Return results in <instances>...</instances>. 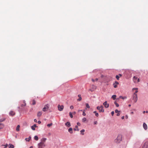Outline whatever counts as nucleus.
I'll use <instances>...</instances> for the list:
<instances>
[{
    "label": "nucleus",
    "instance_id": "32",
    "mask_svg": "<svg viewBox=\"0 0 148 148\" xmlns=\"http://www.w3.org/2000/svg\"><path fill=\"white\" fill-rule=\"evenodd\" d=\"M52 125V123H50L49 124H48L47 125V126L48 127H50Z\"/></svg>",
    "mask_w": 148,
    "mask_h": 148
},
{
    "label": "nucleus",
    "instance_id": "45",
    "mask_svg": "<svg viewBox=\"0 0 148 148\" xmlns=\"http://www.w3.org/2000/svg\"><path fill=\"white\" fill-rule=\"evenodd\" d=\"M77 124L79 126L80 125V123L79 122H77Z\"/></svg>",
    "mask_w": 148,
    "mask_h": 148
},
{
    "label": "nucleus",
    "instance_id": "57",
    "mask_svg": "<svg viewBox=\"0 0 148 148\" xmlns=\"http://www.w3.org/2000/svg\"><path fill=\"white\" fill-rule=\"evenodd\" d=\"M138 92V91L137 90H136V91L135 93L136 94V93H137Z\"/></svg>",
    "mask_w": 148,
    "mask_h": 148
},
{
    "label": "nucleus",
    "instance_id": "30",
    "mask_svg": "<svg viewBox=\"0 0 148 148\" xmlns=\"http://www.w3.org/2000/svg\"><path fill=\"white\" fill-rule=\"evenodd\" d=\"M69 116H70V117L71 118H72L73 117V115H72V113L71 112H70L69 113Z\"/></svg>",
    "mask_w": 148,
    "mask_h": 148
},
{
    "label": "nucleus",
    "instance_id": "5",
    "mask_svg": "<svg viewBox=\"0 0 148 148\" xmlns=\"http://www.w3.org/2000/svg\"><path fill=\"white\" fill-rule=\"evenodd\" d=\"M133 80L134 82L135 83L139 82L140 81L139 79V78L138 79L137 77H136L135 76L133 77Z\"/></svg>",
    "mask_w": 148,
    "mask_h": 148
},
{
    "label": "nucleus",
    "instance_id": "3",
    "mask_svg": "<svg viewBox=\"0 0 148 148\" xmlns=\"http://www.w3.org/2000/svg\"><path fill=\"white\" fill-rule=\"evenodd\" d=\"M49 107V105L48 104H47L45 105L44 107L42 109V111L44 112H45L48 110Z\"/></svg>",
    "mask_w": 148,
    "mask_h": 148
},
{
    "label": "nucleus",
    "instance_id": "10",
    "mask_svg": "<svg viewBox=\"0 0 148 148\" xmlns=\"http://www.w3.org/2000/svg\"><path fill=\"white\" fill-rule=\"evenodd\" d=\"M65 125L68 127H69L71 126V124L70 122L68 121L67 122L65 123Z\"/></svg>",
    "mask_w": 148,
    "mask_h": 148
},
{
    "label": "nucleus",
    "instance_id": "8",
    "mask_svg": "<svg viewBox=\"0 0 148 148\" xmlns=\"http://www.w3.org/2000/svg\"><path fill=\"white\" fill-rule=\"evenodd\" d=\"M148 146V142L146 141L143 146V148H147Z\"/></svg>",
    "mask_w": 148,
    "mask_h": 148
},
{
    "label": "nucleus",
    "instance_id": "43",
    "mask_svg": "<svg viewBox=\"0 0 148 148\" xmlns=\"http://www.w3.org/2000/svg\"><path fill=\"white\" fill-rule=\"evenodd\" d=\"M82 115L84 116H85L86 115V114L85 112H83Z\"/></svg>",
    "mask_w": 148,
    "mask_h": 148
},
{
    "label": "nucleus",
    "instance_id": "42",
    "mask_svg": "<svg viewBox=\"0 0 148 148\" xmlns=\"http://www.w3.org/2000/svg\"><path fill=\"white\" fill-rule=\"evenodd\" d=\"M114 114V111H112L111 112V114H112V116H113V115Z\"/></svg>",
    "mask_w": 148,
    "mask_h": 148
},
{
    "label": "nucleus",
    "instance_id": "17",
    "mask_svg": "<svg viewBox=\"0 0 148 148\" xmlns=\"http://www.w3.org/2000/svg\"><path fill=\"white\" fill-rule=\"evenodd\" d=\"M74 130L75 131H79V129H78V126L77 125H76L75 126V128H74Z\"/></svg>",
    "mask_w": 148,
    "mask_h": 148
},
{
    "label": "nucleus",
    "instance_id": "19",
    "mask_svg": "<svg viewBox=\"0 0 148 148\" xmlns=\"http://www.w3.org/2000/svg\"><path fill=\"white\" fill-rule=\"evenodd\" d=\"M4 126L3 124L2 123H0V129H2Z\"/></svg>",
    "mask_w": 148,
    "mask_h": 148
},
{
    "label": "nucleus",
    "instance_id": "47",
    "mask_svg": "<svg viewBox=\"0 0 148 148\" xmlns=\"http://www.w3.org/2000/svg\"><path fill=\"white\" fill-rule=\"evenodd\" d=\"M137 89H138V88H133V90H137Z\"/></svg>",
    "mask_w": 148,
    "mask_h": 148
},
{
    "label": "nucleus",
    "instance_id": "38",
    "mask_svg": "<svg viewBox=\"0 0 148 148\" xmlns=\"http://www.w3.org/2000/svg\"><path fill=\"white\" fill-rule=\"evenodd\" d=\"M2 146H4V148H6L8 146V144H6L5 145H2Z\"/></svg>",
    "mask_w": 148,
    "mask_h": 148
},
{
    "label": "nucleus",
    "instance_id": "27",
    "mask_svg": "<svg viewBox=\"0 0 148 148\" xmlns=\"http://www.w3.org/2000/svg\"><path fill=\"white\" fill-rule=\"evenodd\" d=\"M86 120V119L85 117H84L82 119V121L83 122H84Z\"/></svg>",
    "mask_w": 148,
    "mask_h": 148
},
{
    "label": "nucleus",
    "instance_id": "11",
    "mask_svg": "<svg viewBox=\"0 0 148 148\" xmlns=\"http://www.w3.org/2000/svg\"><path fill=\"white\" fill-rule=\"evenodd\" d=\"M143 126L145 130H146L147 128V124L145 123H144L143 124Z\"/></svg>",
    "mask_w": 148,
    "mask_h": 148
},
{
    "label": "nucleus",
    "instance_id": "63",
    "mask_svg": "<svg viewBox=\"0 0 148 148\" xmlns=\"http://www.w3.org/2000/svg\"><path fill=\"white\" fill-rule=\"evenodd\" d=\"M18 108L19 109L20 108L19 106H18Z\"/></svg>",
    "mask_w": 148,
    "mask_h": 148
},
{
    "label": "nucleus",
    "instance_id": "36",
    "mask_svg": "<svg viewBox=\"0 0 148 148\" xmlns=\"http://www.w3.org/2000/svg\"><path fill=\"white\" fill-rule=\"evenodd\" d=\"M82 99V97H79L78 99H77V101H80Z\"/></svg>",
    "mask_w": 148,
    "mask_h": 148
},
{
    "label": "nucleus",
    "instance_id": "54",
    "mask_svg": "<svg viewBox=\"0 0 148 148\" xmlns=\"http://www.w3.org/2000/svg\"><path fill=\"white\" fill-rule=\"evenodd\" d=\"M98 80V79L97 78H96L95 80V81H97Z\"/></svg>",
    "mask_w": 148,
    "mask_h": 148
},
{
    "label": "nucleus",
    "instance_id": "40",
    "mask_svg": "<svg viewBox=\"0 0 148 148\" xmlns=\"http://www.w3.org/2000/svg\"><path fill=\"white\" fill-rule=\"evenodd\" d=\"M114 83H115V84H116V85L118 84H119V82L117 81H116Z\"/></svg>",
    "mask_w": 148,
    "mask_h": 148
},
{
    "label": "nucleus",
    "instance_id": "14",
    "mask_svg": "<svg viewBox=\"0 0 148 148\" xmlns=\"http://www.w3.org/2000/svg\"><path fill=\"white\" fill-rule=\"evenodd\" d=\"M68 132L71 134L73 133V129L72 128L70 127L69 128L68 130Z\"/></svg>",
    "mask_w": 148,
    "mask_h": 148
},
{
    "label": "nucleus",
    "instance_id": "58",
    "mask_svg": "<svg viewBox=\"0 0 148 148\" xmlns=\"http://www.w3.org/2000/svg\"><path fill=\"white\" fill-rule=\"evenodd\" d=\"M82 111V110H78V111L79 112H80V111Z\"/></svg>",
    "mask_w": 148,
    "mask_h": 148
},
{
    "label": "nucleus",
    "instance_id": "34",
    "mask_svg": "<svg viewBox=\"0 0 148 148\" xmlns=\"http://www.w3.org/2000/svg\"><path fill=\"white\" fill-rule=\"evenodd\" d=\"M86 107L88 108H90V107L89 104L88 103L86 104Z\"/></svg>",
    "mask_w": 148,
    "mask_h": 148
},
{
    "label": "nucleus",
    "instance_id": "6",
    "mask_svg": "<svg viewBox=\"0 0 148 148\" xmlns=\"http://www.w3.org/2000/svg\"><path fill=\"white\" fill-rule=\"evenodd\" d=\"M58 108L59 110L60 111H62L63 110V109L64 106L63 105H60L59 104L58 105Z\"/></svg>",
    "mask_w": 148,
    "mask_h": 148
},
{
    "label": "nucleus",
    "instance_id": "44",
    "mask_svg": "<svg viewBox=\"0 0 148 148\" xmlns=\"http://www.w3.org/2000/svg\"><path fill=\"white\" fill-rule=\"evenodd\" d=\"M70 108L71 109H73V106H70Z\"/></svg>",
    "mask_w": 148,
    "mask_h": 148
},
{
    "label": "nucleus",
    "instance_id": "52",
    "mask_svg": "<svg viewBox=\"0 0 148 148\" xmlns=\"http://www.w3.org/2000/svg\"><path fill=\"white\" fill-rule=\"evenodd\" d=\"M117 116H119L120 115V114L119 113V112H118L117 113V114H116Z\"/></svg>",
    "mask_w": 148,
    "mask_h": 148
},
{
    "label": "nucleus",
    "instance_id": "1",
    "mask_svg": "<svg viewBox=\"0 0 148 148\" xmlns=\"http://www.w3.org/2000/svg\"><path fill=\"white\" fill-rule=\"evenodd\" d=\"M47 140L46 138H43L41 139V142L38 144V148H44L45 146V142Z\"/></svg>",
    "mask_w": 148,
    "mask_h": 148
},
{
    "label": "nucleus",
    "instance_id": "50",
    "mask_svg": "<svg viewBox=\"0 0 148 148\" xmlns=\"http://www.w3.org/2000/svg\"><path fill=\"white\" fill-rule=\"evenodd\" d=\"M34 121L35 122H37V120L36 119H35L34 120Z\"/></svg>",
    "mask_w": 148,
    "mask_h": 148
},
{
    "label": "nucleus",
    "instance_id": "51",
    "mask_svg": "<svg viewBox=\"0 0 148 148\" xmlns=\"http://www.w3.org/2000/svg\"><path fill=\"white\" fill-rule=\"evenodd\" d=\"M118 75H119V77H121L122 76V75L121 74H119Z\"/></svg>",
    "mask_w": 148,
    "mask_h": 148
},
{
    "label": "nucleus",
    "instance_id": "2",
    "mask_svg": "<svg viewBox=\"0 0 148 148\" xmlns=\"http://www.w3.org/2000/svg\"><path fill=\"white\" fill-rule=\"evenodd\" d=\"M122 140V136L121 134L118 135L117 138L115 140V142L116 143H119Z\"/></svg>",
    "mask_w": 148,
    "mask_h": 148
},
{
    "label": "nucleus",
    "instance_id": "41",
    "mask_svg": "<svg viewBox=\"0 0 148 148\" xmlns=\"http://www.w3.org/2000/svg\"><path fill=\"white\" fill-rule=\"evenodd\" d=\"M94 123L95 125H96L97 123V121H95L94 122Z\"/></svg>",
    "mask_w": 148,
    "mask_h": 148
},
{
    "label": "nucleus",
    "instance_id": "22",
    "mask_svg": "<svg viewBox=\"0 0 148 148\" xmlns=\"http://www.w3.org/2000/svg\"><path fill=\"white\" fill-rule=\"evenodd\" d=\"M23 102L24 104H21V107L25 106H26V103H25V100H23Z\"/></svg>",
    "mask_w": 148,
    "mask_h": 148
},
{
    "label": "nucleus",
    "instance_id": "53",
    "mask_svg": "<svg viewBox=\"0 0 148 148\" xmlns=\"http://www.w3.org/2000/svg\"><path fill=\"white\" fill-rule=\"evenodd\" d=\"M124 116H122V117H121V119H124Z\"/></svg>",
    "mask_w": 148,
    "mask_h": 148
},
{
    "label": "nucleus",
    "instance_id": "33",
    "mask_svg": "<svg viewBox=\"0 0 148 148\" xmlns=\"http://www.w3.org/2000/svg\"><path fill=\"white\" fill-rule=\"evenodd\" d=\"M5 120V119L3 118L2 119H0V122H1L4 121Z\"/></svg>",
    "mask_w": 148,
    "mask_h": 148
},
{
    "label": "nucleus",
    "instance_id": "62",
    "mask_svg": "<svg viewBox=\"0 0 148 148\" xmlns=\"http://www.w3.org/2000/svg\"><path fill=\"white\" fill-rule=\"evenodd\" d=\"M29 148H33V147L32 146H31Z\"/></svg>",
    "mask_w": 148,
    "mask_h": 148
},
{
    "label": "nucleus",
    "instance_id": "20",
    "mask_svg": "<svg viewBox=\"0 0 148 148\" xmlns=\"http://www.w3.org/2000/svg\"><path fill=\"white\" fill-rule=\"evenodd\" d=\"M8 147L9 148H14V146L12 144H9Z\"/></svg>",
    "mask_w": 148,
    "mask_h": 148
},
{
    "label": "nucleus",
    "instance_id": "35",
    "mask_svg": "<svg viewBox=\"0 0 148 148\" xmlns=\"http://www.w3.org/2000/svg\"><path fill=\"white\" fill-rule=\"evenodd\" d=\"M32 105H34L36 104V101L34 100H33Z\"/></svg>",
    "mask_w": 148,
    "mask_h": 148
},
{
    "label": "nucleus",
    "instance_id": "37",
    "mask_svg": "<svg viewBox=\"0 0 148 148\" xmlns=\"http://www.w3.org/2000/svg\"><path fill=\"white\" fill-rule=\"evenodd\" d=\"M97 109L98 110H99H99L100 109V106H98L97 107Z\"/></svg>",
    "mask_w": 148,
    "mask_h": 148
},
{
    "label": "nucleus",
    "instance_id": "55",
    "mask_svg": "<svg viewBox=\"0 0 148 148\" xmlns=\"http://www.w3.org/2000/svg\"><path fill=\"white\" fill-rule=\"evenodd\" d=\"M92 81L93 82H94L95 81V80H94V79H92Z\"/></svg>",
    "mask_w": 148,
    "mask_h": 148
},
{
    "label": "nucleus",
    "instance_id": "31",
    "mask_svg": "<svg viewBox=\"0 0 148 148\" xmlns=\"http://www.w3.org/2000/svg\"><path fill=\"white\" fill-rule=\"evenodd\" d=\"M119 77H120L118 75H116V78L118 80H119Z\"/></svg>",
    "mask_w": 148,
    "mask_h": 148
},
{
    "label": "nucleus",
    "instance_id": "46",
    "mask_svg": "<svg viewBox=\"0 0 148 148\" xmlns=\"http://www.w3.org/2000/svg\"><path fill=\"white\" fill-rule=\"evenodd\" d=\"M38 124H40L41 123V121H38Z\"/></svg>",
    "mask_w": 148,
    "mask_h": 148
},
{
    "label": "nucleus",
    "instance_id": "23",
    "mask_svg": "<svg viewBox=\"0 0 148 148\" xmlns=\"http://www.w3.org/2000/svg\"><path fill=\"white\" fill-rule=\"evenodd\" d=\"M93 113L95 114V115L97 117H98L99 116L98 113L96 111H94Z\"/></svg>",
    "mask_w": 148,
    "mask_h": 148
},
{
    "label": "nucleus",
    "instance_id": "26",
    "mask_svg": "<svg viewBox=\"0 0 148 148\" xmlns=\"http://www.w3.org/2000/svg\"><path fill=\"white\" fill-rule=\"evenodd\" d=\"M85 132V130L84 129H83L82 130H81L80 132H81V134L82 135H83L84 134V133H83L82 132Z\"/></svg>",
    "mask_w": 148,
    "mask_h": 148
},
{
    "label": "nucleus",
    "instance_id": "60",
    "mask_svg": "<svg viewBox=\"0 0 148 148\" xmlns=\"http://www.w3.org/2000/svg\"><path fill=\"white\" fill-rule=\"evenodd\" d=\"M133 113H134L133 112H131V114H133Z\"/></svg>",
    "mask_w": 148,
    "mask_h": 148
},
{
    "label": "nucleus",
    "instance_id": "7",
    "mask_svg": "<svg viewBox=\"0 0 148 148\" xmlns=\"http://www.w3.org/2000/svg\"><path fill=\"white\" fill-rule=\"evenodd\" d=\"M107 101H106L103 103V105L104 106L105 108H107L109 107V104L107 103Z\"/></svg>",
    "mask_w": 148,
    "mask_h": 148
},
{
    "label": "nucleus",
    "instance_id": "59",
    "mask_svg": "<svg viewBox=\"0 0 148 148\" xmlns=\"http://www.w3.org/2000/svg\"><path fill=\"white\" fill-rule=\"evenodd\" d=\"M73 113V114H75L76 113V112H74Z\"/></svg>",
    "mask_w": 148,
    "mask_h": 148
},
{
    "label": "nucleus",
    "instance_id": "12",
    "mask_svg": "<svg viewBox=\"0 0 148 148\" xmlns=\"http://www.w3.org/2000/svg\"><path fill=\"white\" fill-rule=\"evenodd\" d=\"M15 114V112L12 111H10L9 112V115L12 116H13Z\"/></svg>",
    "mask_w": 148,
    "mask_h": 148
},
{
    "label": "nucleus",
    "instance_id": "21",
    "mask_svg": "<svg viewBox=\"0 0 148 148\" xmlns=\"http://www.w3.org/2000/svg\"><path fill=\"white\" fill-rule=\"evenodd\" d=\"M20 127V126L19 125H18L16 128V130L17 131H19V128Z\"/></svg>",
    "mask_w": 148,
    "mask_h": 148
},
{
    "label": "nucleus",
    "instance_id": "4",
    "mask_svg": "<svg viewBox=\"0 0 148 148\" xmlns=\"http://www.w3.org/2000/svg\"><path fill=\"white\" fill-rule=\"evenodd\" d=\"M133 100H134V101L135 102H136L138 99L137 95L136 94L134 93L133 95Z\"/></svg>",
    "mask_w": 148,
    "mask_h": 148
},
{
    "label": "nucleus",
    "instance_id": "25",
    "mask_svg": "<svg viewBox=\"0 0 148 148\" xmlns=\"http://www.w3.org/2000/svg\"><path fill=\"white\" fill-rule=\"evenodd\" d=\"M34 139L36 140H38V137L37 136H35L34 137Z\"/></svg>",
    "mask_w": 148,
    "mask_h": 148
},
{
    "label": "nucleus",
    "instance_id": "24",
    "mask_svg": "<svg viewBox=\"0 0 148 148\" xmlns=\"http://www.w3.org/2000/svg\"><path fill=\"white\" fill-rule=\"evenodd\" d=\"M116 95H113L112 96V98L113 100H114L116 99Z\"/></svg>",
    "mask_w": 148,
    "mask_h": 148
},
{
    "label": "nucleus",
    "instance_id": "15",
    "mask_svg": "<svg viewBox=\"0 0 148 148\" xmlns=\"http://www.w3.org/2000/svg\"><path fill=\"white\" fill-rule=\"evenodd\" d=\"M42 114V112H38L37 113V116L38 117H40L41 116Z\"/></svg>",
    "mask_w": 148,
    "mask_h": 148
},
{
    "label": "nucleus",
    "instance_id": "49",
    "mask_svg": "<svg viewBox=\"0 0 148 148\" xmlns=\"http://www.w3.org/2000/svg\"><path fill=\"white\" fill-rule=\"evenodd\" d=\"M78 97L79 98V97H81V95H78Z\"/></svg>",
    "mask_w": 148,
    "mask_h": 148
},
{
    "label": "nucleus",
    "instance_id": "16",
    "mask_svg": "<svg viewBox=\"0 0 148 148\" xmlns=\"http://www.w3.org/2000/svg\"><path fill=\"white\" fill-rule=\"evenodd\" d=\"M31 138V136H29L28 138H25V140L27 141H29L30 140Z\"/></svg>",
    "mask_w": 148,
    "mask_h": 148
},
{
    "label": "nucleus",
    "instance_id": "18",
    "mask_svg": "<svg viewBox=\"0 0 148 148\" xmlns=\"http://www.w3.org/2000/svg\"><path fill=\"white\" fill-rule=\"evenodd\" d=\"M119 98L122 99H124L127 98V97L126 96H124L123 97L122 96H120L119 97Z\"/></svg>",
    "mask_w": 148,
    "mask_h": 148
},
{
    "label": "nucleus",
    "instance_id": "13",
    "mask_svg": "<svg viewBox=\"0 0 148 148\" xmlns=\"http://www.w3.org/2000/svg\"><path fill=\"white\" fill-rule=\"evenodd\" d=\"M36 127L37 126L36 125L34 124L31 126V128L32 130H35V127Z\"/></svg>",
    "mask_w": 148,
    "mask_h": 148
},
{
    "label": "nucleus",
    "instance_id": "28",
    "mask_svg": "<svg viewBox=\"0 0 148 148\" xmlns=\"http://www.w3.org/2000/svg\"><path fill=\"white\" fill-rule=\"evenodd\" d=\"M114 103L115 104L116 106L117 107H118L119 106V105L118 103H117L116 101H115L114 102Z\"/></svg>",
    "mask_w": 148,
    "mask_h": 148
},
{
    "label": "nucleus",
    "instance_id": "39",
    "mask_svg": "<svg viewBox=\"0 0 148 148\" xmlns=\"http://www.w3.org/2000/svg\"><path fill=\"white\" fill-rule=\"evenodd\" d=\"M115 112L116 113H118L119 112V111L117 109H116L115 110Z\"/></svg>",
    "mask_w": 148,
    "mask_h": 148
},
{
    "label": "nucleus",
    "instance_id": "48",
    "mask_svg": "<svg viewBox=\"0 0 148 148\" xmlns=\"http://www.w3.org/2000/svg\"><path fill=\"white\" fill-rule=\"evenodd\" d=\"M145 112H146V113H148V111H146V112H145V111H143V113H145Z\"/></svg>",
    "mask_w": 148,
    "mask_h": 148
},
{
    "label": "nucleus",
    "instance_id": "56",
    "mask_svg": "<svg viewBox=\"0 0 148 148\" xmlns=\"http://www.w3.org/2000/svg\"><path fill=\"white\" fill-rule=\"evenodd\" d=\"M82 111H83V112H85V111H85V110H82Z\"/></svg>",
    "mask_w": 148,
    "mask_h": 148
},
{
    "label": "nucleus",
    "instance_id": "29",
    "mask_svg": "<svg viewBox=\"0 0 148 148\" xmlns=\"http://www.w3.org/2000/svg\"><path fill=\"white\" fill-rule=\"evenodd\" d=\"M113 86H114V88H116L117 87V85L115 84V83H114L113 84Z\"/></svg>",
    "mask_w": 148,
    "mask_h": 148
},
{
    "label": "nucleus",
    "instance_id": "61",
    "mask_svg": "<svg viewBox=\"0 0 148 148\" xmlns=\"http://www.w3.org/2000/svg\"><path fill=\"white\" fill-rule=\"evenodd\" d=\"M131 106V105L130 104H129V105H128V106H129V107H130V106Z\"/></svg>",
    "mask_w": 148,
    "mask_h": 148
},
{
    "label": "nucleus",
    "instance_id": "9",
    "mask_svg": "<svg viewBox=\"0 0 148 148\" xmlns=\"http://www.w3.org/2000/svg\"><path fill=\"white\" fill-rule=\"evenodd\" d=\"M104 110L103 109V106L102 105L100 106V109L99 110V112H103Z\"/></svg>",
    "mask_w": 148,
    "mask_h": 148
}]
</instances>
